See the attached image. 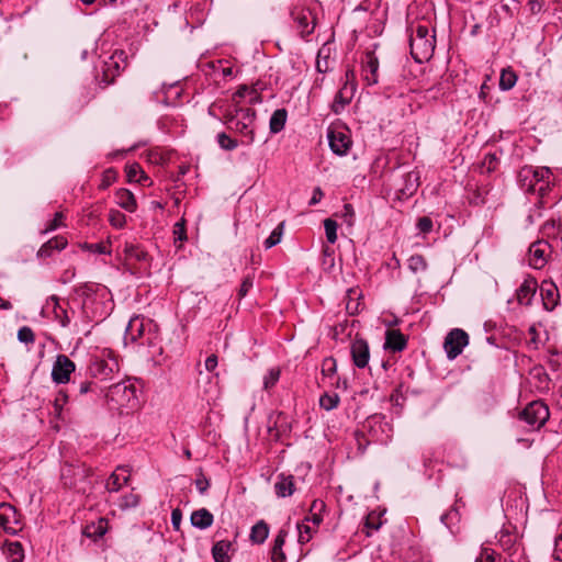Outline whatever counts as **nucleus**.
<instances>
[{
  "instance_id": "obj_1",
  "label": "nucleus",
  "mask_w": 562,
  "mask_h": 562,
  "mask_svg": "<svg viewBox=\"0 0 562 562\" xmlns=\"http://www.w3.org/2000/svg\"><path fill=\"white\" fill-rule=\"evenodd\" d=\"M551 170L548 167L524 166L517 175V183L526 193L543 195L550 183Z\"/></svg>"
},
{
  "instance_id": "obj_2",
  "label": "nucleus",
  "mask_w": 562,
  "mask_h": 562,
  "mask_svg": "<svg viewBox=\"0 0 562 562\" xmlns=\"http://www.w3.org/2000/svg\"><path fill=\"white\" fill-rule=\"evenodd\" d=\"M255 121L256 111L251 108H239L225 116L226 126L244 137L243 144L246 145L255 142Z\"/></svg>"
},
{
  "instance_id": "obj_3",
  "label": "nucleus",
  "mask_w": 562,
  "mask_h": 562,
  "mask_svg": "<svg viewBox=\"0 0 562 562\" xmlns=\"http://www.w3.org/2000/svg\"><path fill=\"white\" fill-rule=\"evenodd\" d=\"M117 371L119 362L111 349L102 348L91 353L88 364V373L91 378L105 381L112 379Z\"/></svg>"
},
{
  "instance_id": "obj_4",
  "label": "nucleus",
  "mask_w": 562,
  "mask_h": 562,
  "mask_svg": "<svg viewBox=\"0 0 562 562\" xmlns=\"http://www.w3.org/2000/svg\"><path fill=\"white\" fill-rule=\"evenodd\" d=\"M411 54L415 61L422 64L430 59L436 47L435 33L428 26L417 25L409 37Z\"/></svg>"
},
{
  "instance_id": "obj_5",
  "label": "nucleus",
  "mask_w": 562,
  "mask_h": 562,
  "mask_svg": "<svg viewBox=\"0 0 562 562\" xmlns=\"http://www.w3.org/2000/svg\"><path fill=\"white\" fill-rule=\"evenodd\" d=\"M106 401L112 409L137 407V390L130 381H123L111 385L106 392Z\"/></svg>"
},
{
  "instance_id": "obj_6",
  "label": "nucleus",
  "mask_w": 562,
  "mask_h": 562,
  "mask_svg": "<svg viewBox=\"0 0 562 562\" xmlns=\"http://www.w3.org/2000/svg\"><path fill=\"white\" fill-rule=\"evenodd\" d=\"M82 297L81 304L88 303V310L97 313H108L105 307L106 289L104 286L85 283L76 289Z\"/></svg>"
},
{
  "instance_id": "obj_7",
  "label": "nucleus",
  "mask_w": 562,
  "mask_h": 562,
  "mask_svg": "<svg viewBox=\"0 0 562 562\" xmlns=\"http://www.w3.org/2000/svg\"><path fill=\"white\" fill-rule=\"evenodd\" d=\"M550 411L542 401H532L519 414V419L531 429H540L549 419Z\"/></svg>"
},
{
  "instance_id": "obj_8",
  "label": "nucleus",
  "mask_w": 562,
  "mask_h": 562,
  "mask_svg": "<svg viewBox=\"0 0 562 562\" xmlns=\"http://www.w3.org/2000/svg\"><path fill=\"white\" fill-rule=\"evenodd\" d=\"M290 15L295 31L302 38L306 40L316 26V16L313 11L305 7H294Z\"/></svg>"
},
{
  "instance_id": "obj_9",
  "label": "nucleus",
  "mask_w": 562,
  "mask_h": 562,
  "mask_svg": "<svg viewBox=\"0 0 562 562\" xmlns=\"http://www.w3.org/2000/svg\"><path fill=\"white\" fill-rule=\"evenodd\" d=\"M126 54L123 50H115L108 60L103 61L101 67V80L105 85L114 81L115 77L120 75L121 70L125 68Z\"/></svg>"
},
{
  "instance_id": "obj_10",
  "label": "nucleus",
  "mask_w": 562,
  "mask_h": 562,
  "mask_svg": "<svg viewBox=\"0 0 562 562\" xmlns=\"http://www.w3.org/2000/svg\"><path fill=\"white\" fill-rule=\"evenodd\" d=\"M469 344V335L460 328L452 329L445 338L443 348L447 357L456 359Z\"/></svg>"
},
{
  "instance_id": "obj_11",
  "label": "nucleus",
  "mask_w": 562,
  "mask_h": 562,
  "mask_svg": "<svg viewBox=\"0 0 562 562\" xmlns=\"http://www.w3.org/2000/svg\"><path fill=\"white\" fill-rule=\"evenodd\" d=\"M327 138L331 151L337 156H346L352 146L348 130L329 128Z\"/></svg>"
},
{
  "instance_id": "obj_12",
  "label": "nucleus",
  "mask_w": 562,
  "mask_h": 562,
  "mask_svg": "<svg viewBox=\"0 0 562 562\" xmlns=\"http://www.w3.org/2000/svg\"><path fill=\"white\" fill-rule=\"evenodd\" d=\"M76 370V364L66 355H58L53 364L52 380L57 384H65L70 381V375Z\"/></svg>"
},
{
  "instance_id": "obj_13",
  "label": "nucleus",
  "mask_w": 562,
  "mask_h": 562,
  "mask_svg": "<svg viewBox=\"0 0 562 562\" xmlns=\"http://www.w3.org/2000/svg\"><path fill=\"white\" fill-rule=\"evenodd\" d=\"M0 527L8 533L16 535L21 529L20 515L14 506L8 503L0 504Z\"/></svg>"
},
{
  "instance_id": "obj_14",
  "label": "nucleus",
  "mask_w": 562,
  "mask_h": 562,
  "mask_svg": "<svg viewBox=\"0 0 562 562\" xmlns=\"http://www.w3.org/2000/svg\"><path fill=\"white\" fill-rule=\"evenodd\" d=\"M109 313H97L95 311L88 310V303L81 304L80 306V315L79 321L74 324L77 333H82L86 337L90 335L91 330L88 325L91 322H95L97 324L103 321Z\"/></svg>"
},
{
  "instance_id": "obj_15",
  "label": "nucleus",
  "mask_w": 562,
  "mask_h": 562,
  "mask_svg": "<svg viewBox=\"0 0 562 562\" xmlns=\"http://www.w3.org/2000/svg\"><path fill=\"white\" fill-rule=\"evenodd\" d=\"M551 246L546 240H537L529 247V265L535 269H541L547 263Z\"/></svg>"
},
{
  "instance_id": "obj_16",
  "label": "nucleus",
  "mask_w": 562,
  "mask_h": 562,
  "mask_svg": "<svg viewBox=\"0 0 562 562\" xmlns=\"http://www.w3.org/2000/svg\"><path fill=\"white\" fill-rule=\"evenodd\" d=\"M131 481V470L127 465H119L109 476L105 488L109 493H116Z\"/></svg>"
},
{
  "instance_id": "obj_17",
  "label": "nucleus",
  "mask_w": 562,
  "mask_h": 562,
  "mask_svg": "<svg viewBox=\"0 0 562 562\" xmlns=\"http://www.w3.org/2000/svg\"><path fill=\"white\" fill-rule=\"evenodd\" d=\"M147 321L138 316L131 318L124 334L125 344H139V340L147 334Z\"/></svg>"
},
{
  "instance_id": "obj_18",
  "label": "nucleus",
  "mask_w": 562,
  "mask_h": 562,
  "mask_svg": "<svg viewBox=\"0 0 562 562\" xmlns=\"http://www.w3.org/2000/svg\"><path fill=\"white\" fill-rule=\"evenodd\" d=\"M350 352L353 364L363 369L368 367L370 359V349L367 340L363 338H356L350 346Z\"/></svg>"
},
{
  "instance_id": "obj_19",
  "label": "nucleus",
  "mask_w": 562,
  "mask_h": 562,
  "mask_svg": "<svg viewBox=\"0 0 562 562\" xmlns=\"http://www.w3.org/2000/svg\"><path fill=\"white\" fill-rule=\"evenodd\" d=\"M139 347H147L148 353L151 357L161 353V347L159 346V337L157 325L154 324L150 319L147 321V334L144 336L138 344Z\"/></svg>"
},
{
  "instance_id": "obj_20",
  "label": "nucleus",
  "mask_w": 562,
  "mask_h": 562,
  "mask_svg": "<svg viewBox=\"0 0 562 562\" xmlns=\"http://www.w3.org/2000/svg\"><path fill=\"white\" fill-rule=\"evenodd\" d=\"M356 92V83L345 82L344 86L337 91L334 102L331 104V110L334 113L339 114L346 105L350 103Z\"/></svg>"
},
{
  "instance_id": "obj_21",
  "label": "nucleus",
  "mask_w": 562,
  "mask_h": 562,
  "mask_svg": "<svg viewBox=\"0 0 562 562\" xmlns=\"http://www.w3.org/2000/svg\"><path fill=\"white\" fill-rule=\"evenodd\" d=\"M540 295L544 310L553 311L559 302V290L552 281L544 280L540 285Z\"/></svg>"
},
{
  "instance_id": "obj_22",
  "label": "nucleus",
  "mask_w": 562,
  "mask_h": 562,
  "mask_svg": "<svg viewBox=\"0 0 562 562\" xmlns=\"http://www.w3.org/2000/svg\"><path fill=\"white\" fill-rule=\"evenodd\" d=\"M538 283L533 278H527L516 290L517 302L520 305H531L532 299L537 292Z\"/></svg>"
},
{
  "instance_id": "obj_23",
  "label": "nucleus",
  "mask_w": 562,
  "mask_h": 562,
  "mask_svg": "<svg viewBox=\"0 0 562 562\" xmlns=\"http://www.w3.org/2000/svg\"><path fill=\"white\" fill-rule=\"evenodd\" d=\"M378 57L372 52H368L362 66L363 78L368 85L371 86L378 83Z\"/></svg>"
},
{
  "instance_id": "obj_24",
  "label": "nucleus",
  "mask_w": 562,
  "mask_h": 562,
  "mask_svg": "<svg viewBox=\"0 0 562 562\" xmlns=\"http://www.w3.org/2000/svg\"><path fill=\"white\" fill-rule=\"evenodd\" d=\"M407 340L406 337L396 329H389L385 333V342L384 349L391 350L393 352L402 351L406 348Z\"/></svg>"
},
{
  "instance_id": "obj_25",
  "label": "nucleus",
  "mask_w": 562,
  "mask_h": 562,
  "mask_svg": "<svg viewBox=\"0 0 562 562\" xmlns=\"http://www.w3.org/2000/svg\"><path fill=\"white\" fill-rule=\"evenodd\" d=\"M274 491L278 497L291 496L295 491L294 476L284 473L279 474L274 483Z\"/></svg>"
},
{
  "instance_id": "obj_26",
  "label": "nucleus",
  "mask_w": 562,
  "mask_h": 562,
  "mask_svg": "<svg viewBox=\"0 0 562 562\" xmlns=\"http://www.w3.org/2000/svg\"><path fill=\"white\" fill-rule=\"evenodd\" d=\"M288 537V530L284 528H281L278 531V535L276 536L273 540V544L271 548V561L272 562H285V554L283 552V546L285 543V539Z\"/></svg>"
},
{
  "instance_id": "obj_27",
  "label": "nucleus",
  "mask_w": 562,
  "mask_h": 562,
  "mask_svg": "<svg viewBox=\"0 0 562 562\" xmlns=\"http://www.w3.org/2000/svg\"><path fill=\"white\" fill-rule=\"evenodd\" d=\"M47 306L53 308L55 319L60 324L61 327H68L70 325V317L67 310L60 305L59 299L56 295H52L47 300Z\"/></svg>"
},
{
  "instance_id": "obj_28",
  "label": "nucleus",
  "mask_w": 562,
  "mask_h": 562,
  "mask_svg": "<svg viewBox=\"0 0 562 562\" xmlns=\"http://www.w3.org/2000/svg\"><path fill=\"white\" fill-rule=\"evenodd\" d=\"M419 186V173L417 171H409L403 177V186L398 189L402 196H412Z\"/></svg>"
},
{
  "instance_id": "obj_29",
  "label": "nucleus",
  "mask_w": 562,
  "mask_h": 562,
  "mask_svg": "<svg viewBox=\"0 0 562 562\" xmlns=\"http://www.w3.org/2000/svg\"><path fill=\"white\" fill-rule=\"evenodd\" d=\"M67 246L66 238L61 236H56L45 244L37 251V256L41 258L50 257L54 250L60 251Z\"/></svg>"
},
{
  "instance_id": "obj_30",
  "label": "nucleus",
  "mask_w": 562,
  "mask_h": 562,
  "mask_svg": "<svg viewBox=\"0 0 562 562\" xmlns=\"http://www.w3.org/2000/svg\"><path fill=\"white\" fill-rule=\"evenodd\" d=\"M4 554L7 557L8 562H23L24 561V550L22 544L19 541H9L5 540L3 543Z\"/></svg>"
},
{
  "instance_id": "obj_31",
  "label": "nucleus",
  "mask_w": 562,
  "mask_h": 562,
  "mask_svg": "<svg viewBox=\"0 0 562 562\" xmlns=\"http://www.w3.org/2000/svg\"><path fill=\"white\" fill-rule=\"evenodd\" d=\"M115 202L119 206L131 213L134 212L137 207L134 194L124 188L116 191Z\"/></svg>"
},
{
  "instance_id": "obj_32",
  "label": "nucleus",
  "mask_w": 562,
  "mask_h": 562,
  "mask_svg": "<svg viewBox=\"0 0 562 562\" xmlns=\"http://www.w3.org/2000/svg\"><path fill=\"white\" fill-rule=\"evenodd\" d=\"M190 519L193 527L203 530L212 526L214 517L211 512L201 508L194 510Z\"/></svg>"
},
{
  "instance_id": "obj_33",
  "label": "nucleus",
  "mask_w": 562,
  "mask_h": 562,
  "mask_svg": "<svg viewBox=\"0 0 562 562\" xmlns=\"http://www.w3.org/2000/svg\"><path fill=\"white\" fill-rule=\"evenodd\" d=\"M325 503L322 499H314L310 507L308 515L305 516L304 522H312L314 528L318 527L323 521L322 513L325 510Z\"/></svg>"
},
{
  "instance_id": "obj_34",
  "label": "nucleus",
  "mask_w": 562,
  "mask_h": 562,
  "mask_svg": "<svg viewBox=\"0 0 562 562\" xmlns=\"http://www.w3.org/2000/svg\"><path fill=\"white\" fill-rule=\"evenodd\" d=\"M269 536V526L265 520L257 521L250 530L249 539L252 543L261 544Z\"/></svg>"
},
{
  "instance_id": "obj_35",
  "label": "nucleus",
  "mask_w": 562,
  "mask_h": 562,
  "mask_svg": "<svg viewBox=\"0 0 562 562\" xmlns=\"http://www.w3.org/2000/svg\"><path fill=\"white\" fill-rule=\"evenodd\" d=\"M181 91L182 90L177 82L170 83L168 86L164 85L162 86V92L165 94L164 99L160 100L158 95L156 97V99H157V101L162 102L166 105H176L177 100L181 95Z\"/></svg>"
},
{
  "instance_id": "obj_36",
  "label": "nucleus",
  "mask_w": 562,
  "mask_h": 562,
  "mask_svg": "<svg viewBox=\"0 0 562 562\" xmlns=\"http://www.w3.org/2000/svg\"><path fill=\"white\" fill-rule=\"evenodd\" d=\"M288 112L285 109L276 110L269 121L270 133L277 134L281 132L286 123Z\"/></svg>"
},
{
  "instance_id": "obj_37",
  "label": "nucleus",
  "mask_w": 562,
  "mask_h": 562,
  "mask_svg": "<svg viewBox=\"0 0 562 562\" xmlns=\"http://www.w3.org/2000/svg\"><path fill=\"white\" fill-rule=\"evenodd\" d=\"M124 254L127 260H135L137 262H146L148 260L147 251L136 244L126 243Z\"/></svg>"
},
{
  "instance_id": "obj_38",
  "label": "nucleus",
  "mask_w": 562,
  "mask_h": 562,
  "mask_svg": "<svg viewBox=\"0 0 562 562\" xmlns=\"http://www.w3.org/2000/svg\"><path fill=\"white\" fill-rule=\"evenodd\" d=\"M231 543L228 541H218L212 548V554L215 562H229L228 550Z\"/></svg>"
},
{
  "instance_id": "obj_39",
  "label": "nucleus",
  "mask_w": 562,
  "mask_h": 562,
  "mask_svg": "<svg viewBox=\"0 0 562 562\" xmlns=\"http://www.w3.org/2000/svg\"><path fill=\"white\" fill-rule=\"evenodd\" d=\"M140 503V496L138 494H135L133 491L122 495L117 499V506L122 510H127L132 508H136Z\"/></svg>"
},
{
  "instance_id": "obj_40",
  "label": "nucleus",
  "mask_w": 562,
  "mask_h": 562,
  "mask_svg": "<svg viewBox=\"0 0 562 562\" xmlns=\"http://www.w3.org/2000/svg\"><path fill=\"white\" fill-rule=\"evenodd\" d=\"M335 215L340 218L342 224H346L348 227H352L355 225L356 212L350 203H345L342 209Z\"/></svg>"
},
{
  "instance_id": "obj_41",
  "label": "nucleus",
  "mask_w": 562,
  "mask_h": 562,
  "mask_svg": "<svg viewBox=\"0 0 562 562\" xmlns=\"http://www.w3.org/2000/svg\"><path fill=\"white\" fill-rule=\"evenodd\" d=\"M517 82L516 74L510 69H504L501 72L499 88L503 91L510 90Z\"/></svg>"
},
{
  "instance_id": "obj_42",
  "label": "nucleus",
  "mask_w": 562,
  "mask_h": 562,
  "mask_svg": "<svg viewBox=\"0 0 562 562\" xmlns=\"http://www.w3.org/2000/svg\"><path fill=\"white\" fill-rule=\"evenodd\" d=\"M126 175L130 181L143 183L148 179L138 164H132L126 167Z\"/></svg>"
},
{
  "instance_id": "obj_43",
  "label": "nucleus",
  "mask_w": 562,
  "mask_h": 562,
  "mask_svg": "<svg viewBox=\"0 0 562 562\" xmlns=\"http://www.w3.org/2000/svg\"><path fill=\"white\" fill-rule=\"evenodd\" d=\"M408 269L413 273L426 271L427 262H426V259L424 258V256L418 255V254L411 256L408 258Z\"/></svg>"
},
{
  "instance_id": "obj_44",
  "label": "nucleus",
  "mask_w": 562,
  "mask_h": 562,
  "mask_svg": "<svg viewBox=\"0 0 562 562\" xmlns=\"http://www.w3.org/2000/svg\"><path fill=\"white\" fill-rule=\"evenodd\" d=\"M296 528L299 531L297 540L301 544L307 543L312 539L313 533L316 530L314 527H311L304 521L297 522Z\"/></svg>"
},
{
  "instance_id": "obj_45",
  "label": "nucleus",
  "mask_w": 562,
  "mask_h": 562,
  "mask_svg": "<svg viewBox=\"0 0 562 562\" xmlns=\"http://www.w3.org/2000/svg\"><path fill=\"white\" fill-rule=\"evenodd\" d=\"M284 223H280L263 241V247L270 249L277 246L282 238Z\"/></svg>"
},
{
  "instance_id": "obj_46",
  "label": "nucleus",
  "mask_w": 562,
  "mask_h": 562,
  "mask_svg": "<svg viewBox=\"0 0 562 562\" xmlns=\"http://www.w3.org/2000/svg\"><path fill=\"white\" fill-rule=\"evenodd\" d=\"M339 404V396L336 393H324L319 397V406L326 411L336 408Z\"/></svg>"
},
{
  "instance_id": "obj_47",
  "label": "nucleus",
  "mask_w": 562,
  "mask_h": 562,
  "mask_svg": "<svg viewBox=\"0 0 562 562\" xmlns=\"http://www.w3.org/2000/svg\"><path fill=\"white\" fill-rule=\"evenodd\" d=\"M218 146L224 150H234L238 147V142L226 133H218L216 136Z\"/></svg>"
},
{
  "instance_id": "obj_48",
  "label": "nucleus",
  "mask_w": 562,
  "mask_h": 562,
  "mask_svg": "<svg viewBox=\"0 0 562 562\" xmlns=\"http://www.w3.org/2000/svg\"><path fill=\"white\" fill-rule=\"evenodd\" d=\"M324 228H325L327 241L329 244H335L337 240V228H338L337 222L333 218H326L324 221Z\"/></svg>"
},
{
  "instance_id": "obj_49",
  "label": "nucleus",
  "mask_w": 562,
  "mask_h": 562,
  "mask_svg": "<svg viewBox=\"0 0 562 562\" xmlns=\"http://www.w3.org/2000/svg\"><path fill=\"white\" fill-rule=\"evenodd\" d=\"M337 372L336 360L331 357L325 358L322 362V374L325 378H331Z\"/></svg>"
},
{
  "instance_id": "obj_50",
  "label": "nucleus",
  "mask_w": 562,
  "mask_h": 562,
  "mask_svg": "<svg viewBox=\"0 0 562 562\" xmlns=\"http://www.w3.org/2000/svg\"><path fill=\"white\" fill-rule=\"evenodd\" d=\"M110 224L115 228H123L126 224V216L117 210H111L109 213Z\"/></svg>"
},
{
  "instance_id": "obj_51",
  "label": "nucleus",
  "mask_w": 562,
  "mask_h": 562,
  "mask_svg": "<svg viewBox=\"0 0 562 562\" xmlns=\"http://www.w3.org/2000/svg\"><path fill=\"white\" fill-rule=\"evenodd\" d=\"M516 542V537L513 536L508 531H501L498 537V543L503 548V550L508 551L510 550Z\"/></svg>"
},
{
  "instance_id": "obj_52",
  "label": "nucleus",
  "mask_w": 562,
  "mask_h": 562,
  "mask_svg": "<svg viewBox=\"0 0 562 562\" xmlns=\"http://www.w3.org/2000/svg\"><path fill=\"white\" fill-rule=\"evenodd\" d=\"M279 378H280V370L277 368L270 369L263 378V387L266 390H269L270 387L276 385V383L279 381Z\"/></svg>"
},
{
  "instance_id": "obj_53",
  "label": "nucleus",
  "mask_w": 562,
  "mask_h": 562,
  "mask_svg": "<svg viewBox=\"0 0 562 562\" xmlns=\"http://www.w3.org/2000/svg\"><path fill=\"white\" fill-rule=\"evenodd\" d=\"M194 483H195L196 490L202 495L205 494L207 488L210 487V480L203 474L201 469L198 473V476H196Z\"/></svg>"
},
{
  "instance_id": "obj_54",
  "label": "nucleus",
  "mask_w": 562,
  "mask_h": 562,
  "mask_svg": "<svg viewBox=\"0 0 562 562\" xmlns=\"http://www.w3.org/2000/svg\"><path fill=\"white\" fill-rule=\"evenodd\" d=\"M254 274H247L246 277H244L240 288L238 290L239 299L245 297L249 290L254 286Z\"/></svg>"
},
{
  "instance_id": "obj_55",
  "label": "nucleus",
  "mask_w": 562,
  "mask_h": 562,
  "mask_svg": "<svg viewBox=\"0 0 562 562\" xmlns=\"http://www.w3.org/2000/svg\"><path fill=\"white\" fill-rule=\"evenodd\" d=\"M85 248L93 254L100 255H109L111 254V249L104 243H95V244H86Z\"/></svg>"
},
{
  "instance_id": "obj_56",
  "label": "nucleus",
  "mask_w": 562,
  "mask_h": 562,
  "mask_svg": "<svg viewBox=\"0 0 562 562\" xmlns=\"http://www.w3.org/2000/svg\"><path fill=\"white\" fill-rule=\"evenodd\" d=\"M18 339L21 342L31 344V342L34 341L35 336H34L33 330L30 327L24 326V327H21L19 329V331H18Z\"/></svg>"
},
{
  "instance_id": "obj_57",
  "label": "nucleus",
  "mask_w": 562,
  "mask_h": 562,
  "mask_svg": "<svg viewBox=\"0 0 562 562\" xmlns=\"http://www.w3.org/2000/svg\"><path fill=\"white\" fill-rule=\"evenodd\" d=\"M416 226L419 233L428 234L432 229V221L430 217L424 216L418 218Z\"/></svg>"
},
{
  "instance_id": "obj_58",
  "label": "nucleus",
  "mask_w": 562,
  "mask_h": 562,
  "mask_svg": "<svg viewBox=\"0 0 562 562\" xmlns=\"http://www.w3.org/2000/svg\"><path fill=\"white\" fill-rule=\"evenodd\" d=\"M528 334L530 339L528 340V347L531 349H538L539 347V334L535 325L530 326L528 329Z\"/></svg>"
},
{
  "instance_id": "obj_59",
  "label": "nucleus",
  "mask_w": 562,
  "mask_h": 562,
  "mask_svg": "<svg viewBox=\"0 0 562 562\" xmlns=\"http://www.w3.org/2000/svg\"><path fill=\"white\" fill-rule=\"evenodd\" d=\"M553 559L562 562V531L554 538Z\"/></svg>"
},
{
  "instance_id": "obj_60",
  "label": "nucleus",
  "mask_w": 562,
  "mask_h": 562,
  "mask_svg": "<svg viewBox=\"0 0 562 562\" xmlns=\"http://www.w3.org/2000/svg\"><path fill=\"white\" fill-rule=\"evenodd\" d=\"M61 218H63V214L59 212L56 213L54 218L48 223L46 228L43 231V234H47V233L53 232V231L57 229L58 227H60Z\"/></svg>"
},
{
  "instance_id": "obj_61",
  "label": "nucleus",
  "mask_w": 562,
  "mask_h": 562,
  "mask_svg": "<svg viewBox=\"0 0 562 562\" xmlns=\"http://www.w3.org/2000/svg\"><path fill=\"white\" fill-rule=\"evenodd\" d=\"M68 400V395L60 391L56 398H55V402H54V406H55V411L59 414L61 408H63V405L67 402Z\"/></svg>"
},
{
  "instance_id": "obj_62",
  "label": "nucleus",
  "mask_w": 562,
  "mask_h": 562,
  "mask_svg": "<svg viewBox=\"0 0 562 562\" xmlns=\"http://www.w3.org/2000/svg\"><path fill=\"white\" fill-rule=\"evenodd\" d=\"M181 521H182V513H181V510L179 508L173 509L171 512V524H172V527L176 530L180 529Z\"/></svg>"
},
{
  "instance_id": "obj_63",
  "label": "nucleus",
  "mask_w": 562,
  "mask_h": 562,
  "mask_svg": "<svg viewBox=\"0 0 562 562\" xmlns=\"http://www.w3.org/2000/svg\"><path fill=\"white\" fill-rule=\"evenodd\" d=\"M475 562H495L494 552L483 549L481 555L475 559Z\"/></svg>"
},
{
  "instance_id": "obj_64",
  "label": "nucleus",
  "mask_w": 562,
  "mask_h": 562,
  "mask_svg": "<svg viewBox=\"0 0 562 562\" xmlns=\"http://www.w3.org/2000/svg\"><path fill=\"white\" fill-rule=\"evenodd\" d=\"M217 363H218L217 356L216 355H211L205 360V369L209 372H212L217 367Z\"/></svg>"
}]
</instances>
